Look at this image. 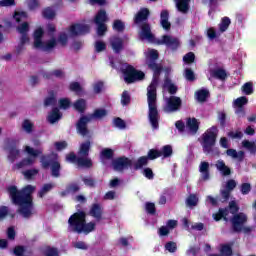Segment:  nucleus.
Wrapping results in <instances>:
<instances>
[{"mask_svg":"<svg viewBox=\"0 0 256 256\" xmlns=\"http://www.w3.org/2000/svg\"><path fill=\"white\" fill-rule=\"evenodd\" d=\"M110 45H111L114 53H121V51H123L124 42H123L122 38H119V36L111 37Z\"/></svg>","mask_w":256,"mask_h":256,"instance_id":"nucleus-20","label":"nucleus"},{"mask_svg":"<svg viewBox=\"0 0 256 256\" xmlns=\"http://www.w3.org/2000/svg\"><path fill=\"white\" fill-rule=\"evenodd\" d=\"M25 153L29 155L30 157L27 159L22 160L20 163H17L14 165L13 169H23V167H29L35 163V160L41 153H43L42 149H34L31 146H25L24 147Z\"/></svg>","mask_w":256,"mask_h":256,"instance_id":"nucleus-11","label":"nucleus"},{"mask_svg":"<svg viewBox=\"0 0 256 256\" xmlns=\"http://www.w3.org/2000/svg\"><path fill=\"white\" fill-rule=\"evenodd\" d=\"M219 252L223 256H232L233 255V249L231 248V245L229 244H221L219 248Z\"/></svg>","mask_w":256,"mask_h":256,"instance_id":"nucleus-33","label":"nucleus"},{"mask_svg":"<svg viewBox=\"0 0 256 256\" xmlns=\"http://www.w3.org/2000/svg\"><path fill=\"white\" fill-rule=\"evenodd\" d=\"M103 91V82H96L94 84V93H101Z\"/></svg>","mask_w":256,"mask_h":256,"instance_id":"nucleus-64","label":"nucleus"},{"mask_svg":"<svg viewBox=\"0 0 256 256\" xmlns=\"http://www.w3.org/2000/svg\"><path fill=\"white\" fill-rule=\"evenodd\" d=\"M60 109H69L71 107V100L62 98L58 101Z\"/></svg>","mask_w":256,"mask_h":256,"instance_id":"nucleus-46","label":"nucleus"},{"mask_svg":"<svg viewBox=\"0 0 256 256\" xmlns=\"http://www.w3.org/2000/svg\"><path fill=\"white\" fill-rule=\"evenodd\" d=\"M184 63H193L195 61V54L193 52H189L183 57Z\"/></svg>","mask_w":256,"mask_h":256,"instance_id":"nucleus-55","label":"nucleus"},{"mask_svg":"<svg viewBox=\"0 0 256 256\" xmlns=\"http://www.w3.org/2000/svg\"><path fill=\"white\" fill-rule=\"evenodd\" d=\"M59 119H61V112H59V108H54L48 115V121L53 125V123H57Z\"/></svg>","mask_w":256,"mask_h":256,"instance_id":"nucleus-32","label":"nucleus"},{"mask_svg":"<svg viewBox=\"0 0 256 256\" xmlns=\"http://www.w3.org/2000/svg\"><path fill=\"white\" fill-rule=\"evenodd\" d=\"M114 125L115 127H118V129H125V121L121 118L114 119Z\"/></svg>","mask_w":256,"mask_h":256,"instance_id":"nucleus-62","label":"nucleus"},{"mask_svg":"<svg viewBox=\"0 0 256 256\" xmlns=\"http://www.w3.org/2000/svg\"><path fill=\"white\" fill-rule=\"evenodd\" d=\"M22 129L25 133H33V122H31V120H24L22 123Z\"/></svg>","mask_w":256,"mask_h":256,"instance_id":"nucleus-42","label":"nucleus"},{"mask_svg":"<svg viewBox=\"0 0 256 256\" xmlns=\"http://www.w3.org/2000/svg\"><path fill=\"white\" fill-rule=\"evenodd\" d=\"M43 28L39 27L34 31V47L35 49H41L42 51H51L57 46V40L52 38L48 41L43 42L41 37H43Z\"/></svg>","mask_w":256,"mask_h":256,"instance_id":"nucleus-8","label":"nucleus"},{"mask_svg":"<svg viewBox=\"0 0 256 256\" xmlns=\"http://www.w3.org/2000/svg\"><path fill=\"white\" fill-rule=\"evenodd\" d=\"M53 187H55L54 184H51V183L44 184L41 190L38 192V197H45V195H47V193H49V191H51Z\"/></svg>","mask_w":256,"mask_h":256,"instance_id":"nucleus-37","label":"nucleus"},{"mask_svg":"<svg viewBox=\"0 0 256 256\" xmlns=\"http://www.w3.org/2000/svg\"><path fill=\"white\" fill-rule=\"evenodd\" d=\"M199 172L201 173V181H209V162H201L199 165Z\"/></svg>","mask_w":256,"mask_h":256,"instance_id":"nucleus-25","label":"nucleus"},{"mask_svg":"<svg viewBox=\"0 0 256 256\" xmlns=\"http://www.w3.org/2000/svg\"><path fill=\"white\" fill-rule=\"evenodd\" d=\"M42 15L45 19H55L56 12L52 7H48L43 10Z\"/></svg>","mask_w":256,"mask_h":256,"instance_id":"nucleus-38","label":"nucleus"},{"mask_svg":"<svg viewBox=\"0 0 256 256\" xmlns=\"http://www.w3.org/2000/svg\"><path fill=\"white\" fill-rule=\"evenodd\" d=\"M101 213H103L101 206L99 204H94L90 210V215L95 217V219H101Z\"/></svg>","mask_w":256,"mask_h":256,"instance_id":"nucleus-34","label":"nucleus"},{"mask_svg":"<svg viewBox=\"0 0 256 256\" xmlns=\"http://www.w3.org/2000/svg\"><path fill=\"white\" fill-rule=\"evenodd\" d=\"M186 130L191 135H195V133L199 131V121H197L195 118H188L186 120Z\"/></svg>","mask_w":256,"mask_h":256,"instance_id":"nucleus-23","label":"nucleus"},{"mask_svg":"<svg viewBox=\"0 0 256 256\" xmlns=\"http://www.w3.org/2000/svg\"><path fill=\"white\" fill-rule=\"evenodd\" d=\"M165 103L164 111L166 113H175V111L181 109V98L177 96L165 98Z\"/></svg>","mask_w":256,"mask_h":256,"instance_id":"nucleus-16","label":"nucleus"},{"mask_svg":"<svg viewBox=\"0 0 256 256\" xmlns=\"http://www.w3.org/2000/svg\"><path fill=\"white\" fill-rule=\"evenodd\" d=\"M242 91L245 95L253 94V83L247 82L242 86Z\"/></svg>","mask_w":256,"mask_h":256,"instance_id":"nucleus-44","label":"nucleus"},{"mask_svg":"<svg viewBox=\"0 0 256 256\" xmlns=\"http://www.w3.org/2000/svg\"><path fill=\"white\" fill-rule=\"evenodd\" d=\"M217 127L212 126L208 129L202 136V147L204 153H211L213 151V145H215V141L217 140Z\"/></svg>","mask_w":256,"mask_h":256,"instance_id":"nucleus-10","label":"nucleus"},{"mask_svg":"<svg viewBox=\"0 0 256 256\" xmlns=\"http://www.w3.org/2000/svg\"><path fill=\"white\" fill-rule=\"evenodd\" d=\"M73 247H75V249H88L89 246H87V244L83 241H76L73 243Z\"/></svg>","mask_w":256,"mask_h":256,"instance_id":"nucleus-59","label":"nucleus"},{"mask_svg":"<svg viewBox=\"0 0 256 256\" xmlns=\"http://www.w3.org/2000/svg\"><path fill=\"white\" fill-rule=\"evenodd\" d=\"M185 78L187 81H195V73H193V70L187 68L185 70Z\"/></svg>","mask_w":256,"mask_h":256,"instance_id":"nucleus-56","label":"nucleus"},{"mask_svg":"<svg viewBox=\"0 0 256 256\" xmlns=\"http://www.w3.org/2000/svg\"><path fill=\"white\" fill-rule=\"evenodd\" d=\"M149 161V158L147 156L141 157L137 162H136V167L137 169H140V167H143V165H147Z\"/></svg>","mask_w":256,"mask_h":256,"instance_id":"nucleus-58","label":"nucleus"},{"mask_svg":"<svg viewBox=\"0 0 256 256\" xmlns=\"http://www.w3.org/2000/svg\"><path fill=\"white\" fill-rule=\"evenodd\" d=\"M17 31L22 35L20 38V44L17 47V52L21 53L25 47V43H29V36L27 35V33H29V23L23 22L17 27Z\"/></svg>","mask_w":256,"mask_h":256,"instance_id":"nucleus-15","label":"nucleus"},{"mask_svg":"<svg viewBox=\"0 0 256 256\" xmlns=\"http://www.w3.org/2000/svg\"><path fill=\"white\" fill-rule=\"evenodd\" d=\"M113 157V150L105 149L101 152V159H111Z\"/></svg>","mask_w":256,"mask_h":256,"instance_id":"nucleus-54","label":"nucleus"},{"mask_svg":"<svg viewBox=\"0 0 256 256\" xmlns=\"http://www.w3.org/2000/svg\"><path fill=\"white\" fill-rule=\"evenodd\" d=\"M140 39L142 41H148V43H157V45H166L168 49L175 50L181 45L178 38L171 35H164L161 39L155 40V36L151 33V27L149 24H143L140 31Z\"/></svg>","mask_w":256,"mask_h":256,"instance_id":"nucleus-4","label":"nucleus"},{"mask_svg":"<svg viewBox=\"0 0 256 256\" xmlns=\"http://www.w3.org/2000/svg\"><path fill=\"white\" fill-rule=\"evenodd\" d=\"M67 39H69V35L67 34V32H62L59 35L58 43L60 45H67Z\"/></svg>","mask_w":256,"mask_h":256,"instance_id":"nucleus-50","label":"nucleus"},{"mask_svg":"<svg viewBox=\"0 0 256 256\" xmlns=\"http://www.w3.org/2000/svg\"><path fill=\"white\" fill-rule=\"evenodd\" d=\"M145 55L146 63L149 69L154 72L152 82L147 88V99L149 107L148 118L152 128L159 129V112L157 111V85H159V75H161L163 66L161 64L155 63L157 59H159V52H157V50L148 49L145 52Z\"/></svg>","mask_w":256,"mask_h":256,"instance_id":"nucleus-1","label":"nucleus"},{"mask_svg":"<svg viewBox=\"0 0 256 256\" xmlns=\"http://www.w3.org/2000/svg\"><path fill=\"white\" fill-rule=\"evenodd\" d=\"M55 103H57V99L55 98V96L53 94L50 95V97L46 98L44 101V105L46 107H49L51 105H55Z\"/></svg>","mask_w":256,"mask_h":256,"instance_id":"nucleus-53","label":"nucleus"},{"mask_svg":"<svg viewBox=\"0 0 256 256\" xmlns=\"http://www.w3.org/2000/svg\"><path fill=\"white\" fill-rule=\"evenodd\" d=\"M145 208L147 213H150V215L155 214V204L151 203V202H147L145 204Z\"/></svg>","mask_w":256,"mask_h":256,"instance_id":"nucleus-60","label":"nucleus"},{"mask_svg":"<svg viewBox=\"0 0 256 256\" xmlns=\"http://www.w3.org/2000/svg\"><path fill=\"white\" fill-rule=\"evenodd\" d=\"M46 256H59V250L57 248H47L45 251Z\"/></svg>","mask_w":256,"mask_h":256,"instance_id":"nucleus-57","label":"nucleus"},{"mask_svg":"<svg viewBox=\"0 0 256 256\" xmlns=\"http://www.w3.org/2000/svg\"><path fill=\"white\" fill-rule=\"evenodd\" d=\"M89 26L87 24H73L68 30L70 37H77V35H85L89 33Z\"/></svg>","mask_w":256,"mask_h":256,"instance_id":"nucleus-19","label":"nucleus"},{"mask_svg":"<svg viewBox=\"0 0 256 256\" xmlns=\"http://www.w3.org/2000/svg\"><path fill=\"white\" fill-rule=\"evenodd\" d=\"M226 155L228 157H231V159H235L236 161H239L241 163L243 159H245V152L244 151H238L235 149H228L226 151Z\"/></svg>","mask_w":256,"mask_h":256,"instance_id":"nucleus-24","label":"nucleus"},{"mask_svg":"<svg viewBox=\"0 0 256 256\" xmlns=\"http://www.w3.org/2000/svg\"><path fill=\"white\" fill-rule=\"evenodd\" d=\"M21 158V151H19L17 148L12 147L9 149L8 159L11 163H15L17 159Z\"/></svg>","mask_w":256,"mask_h":256,"instance_id":"nucleus-31","label":"nucleus"},{"mask_svg":"<svg viewBox=\"0 0 256 256\" xmlns=\"http://www.w3.org/2000/svg\"><path fill=\"white\" fill-rule=\"evenodd\" d=\"M85 107H87V102H85L83 99H80L74 103V109H76V111L79 113H83V111H85Z\"/></svg>","mask_w":256,"mask_h":256,"instance_id":"nucleus-40","label":"nucleus"},{"mask_svg":"<svg viewBox=\"0 0 256 256\" xmlns=\"http://www.w3.org/2000/svg\"><path fill=\"white\" fill-rule=\"evenodd\" d=\"M161 20H160V23L163 27V29H170L171 28V23H169V12L167 10H163L161 12Z\"/></svg>","mask_w":256,"mask_h":256,"instance_id":"nucleus-29","label":"nucleus"},{"mask_svg":"<svg viewBox=\"0 0 256 256\" xmlns=\"http://www.w3.org/2000/svg\"><path fill=\"white\" fill-rule=\"evenodd\" d=\"M133 165V162L125 157L116 158L112 162V167L115 171H124V169H129Z\"/></svg>","mask_w":256,"mask_h":256,"instance_id":"nucleus-18","label":"nucleus"},{"mask_svg":"<svg viewBox=\"0 0 256 256\" xmlns=\"http://www.w3.org/2000/svg\"><path fill=\"white\" fill-rule=\"evenodd\" d=\"M165 249L169 251V253H175V251H177V243L170 241L165 244Z\"/></svg>","mask_w":256,"mask_h":256,"instance_id":"nucleus-49","label":"nucleus"},{"mask_svg":"<svg viewBox=\"0 0 256 256\" xmlns=\"http://www.w3.org/2000/svg\"><path fill=\"white\" fill-rule=\"evenodd\" d=\"M105 49H107V44H105V42L101 40L95 42L96 53H101V51H105Z\"/></svg>","mask_w":256,"mask_h":256,"instance_id":"nucleus-45","label":"nucleus"},{"mask_svg":"<svg viewBox=\"0 0 256 256\" xmlns=\"http://www.w3.org/2000/svg\"><path fill=\"white\" fill-rule=\"evenodd\" d=\"M230 139H243V132L241 130L231 131L228 133Z\"/></svg>","mask_w":256,"mask_h":256,"instance_id":"nucleus-47","label":"nucleus"},{"mask_svg":"<svg viewBox=\"0 0 256 256\" xmlns=\"http://www.w3.org/2000/svg\"><path fill=\"white\" fill-rule=\"evenodd\" d=\"M90 148V142L81 144L78 157L75 155V153H70L66 156V161H69V163H75L76 161L78 167H91L93 162L89 159Z\"/></svg>","mask_w":256,"mask_h":256,"instance_id":"nucleus-7","label":"nucleus"},{"mask_svg":"<svg viewBox=\"0 0 256 256\" xmlns=\"http://www.w3.org/2000/svg\"><path fill=\"white\" fill-rule=\"evenodd\" d=\"M39 173L38 169H30L23 172V175L26 179H31L32 177H35Z\"/></svg>","mask_w":256,"mask_h":256,"instance_id":"nucleus-48","label":"nucleus"},{"mask_svg":"<svg viewBox=\"0 0 256 256\" xmlns=\"http://www.w3.org/2000/svg\"><path fill=\"white\" fill-rule=\"evenodd\" d=\"M108 19L105 10H100L96 14L94 23L97 25V35H99V37L105 35V32L107 31V25H105V23H107Z\"/></svg>","mask_w":256,"mask_h":256,"instance_id":"nucleus-13","label":"nucleus"},{"mask_svg":"<svg viewBox=\"0 0 256 256\" xmlns=\"http://www.w3.org/2000/svg\"><path fill=\"white\" fill-rule=\"evenodd\" d=\"M191 0H175L177 10L180 13H187L189 11V2Z\"/></svg>","mask_w":256,"mask_h":256,"instance_id":"nucleus-28","label":"nucleus"},{"mask_svg":"<svg viewBox=\"0 0 256 256\" xmlns=\"http://www.w3.org/2000/svg\"><path fill=\"white\" fill-rule=\"evenodd\" d=\"M247 97L242 96L240 98H237L234 101V107H236V113L239 115V117H243L245 115V109H243V105H247Z\"/></svg>","mask_w":256,"mask_h":256,"instance_id":"nucleus-21","label":"nucleus"},{"mask_svg":"<svg viewBox=\"0 0 256 256\" xmlns=\"http://www.w3.org/2000/svg\"><path fill=\"white\" fill-rule=\"evenodd\" d=\"M231 25V19L229 17L222 18L220 24H219V32L215 31V28H209L207 31V37L211 40L217 39L221 33H225L227 29H229V26Z\"/></svg>","mask_w":256,"mask_h":256,"instance_id":"nucleus-14","label":"nucleus"},{"mask_svg":"<svg viewBox=\"0 0 256 256\" xmlns=\"http://www.w3.org/2000/svg\"><path fill=\"white\" fill-rule=\"evenodd\" d=\"M130 101H131V96L129 95V92L124 91L122 93V98H121L122 105H129Z\"/></svg>","mask_w":256,"mask_h":256,"instance_id":"nucleus-52","label":"nucleus"},{"mask_svg":"<svg viewBox=\"0 0 256 256\" xmlns=\"http://www.w3.org/2000/svg\"><path fill=\"white\" fill-rule=\"evenodd\" d=\"M77 191H79V185H77V184H70L67 187V192L68 193H77Z\"/></svg>","mask_w":256,"mask_h":256,"instance_id":"nucleus-63","label":"nucleus"},{"mask_svg":"<svg viewBox=\"0 0 256 256\" xmlns=\"http://www.w3.org/2000/svg\"><path fill=\"white\" fill-rule=\"evenodd\" d=\"M14 19L16 23H21V21H25L27 19V12L24 11H16L14 13Z\"/></svg>","mask_w":256,"mask_h":256,"instance_id":"nucleus-41","label":"nucleus"},{"mask_svg":"<svg viewBox=\"0 0 256 256\" xmlns=\"http://www.w3.org/2000/svg\"><path fill=\"white\" fill-rule=\"evenodd\" d=\"M113 29L115 31H123V29H125V23H123L121 20H116L114 21Z\"/></svg>","mask_w":256,"mask_h":256,"instance_id":"nucleus-51","label":"nucleus"},{"mask_svg":"<svg viewBox=\"0 0 256 256\" xmlns=\"http://www.w3.org/2000/svg\"><path fill=\"white\" fill-rule=\"evenodd\" d=\"M40 163L43 169H49V167H51L53 177H59L61 164H59V161H57V154H52L51 156H42Z\"/></svg>","mask_w":256,"mask_h":256,"instance_id":"nucleus-12","label":"nucleus"},{"mask_svg":"<svg viewBox=\"0 0 256 256\" xmlns=\"http://www.w3.org/2000/svg\"><path fill=\"white\" fill-rule=\"evenodd\" d=\"M105 115H107V111L105 109H97L92 115L80 118L77 123L78 133L85 137L87 134V122L91 121V119H102V117H105Z\"/></svg>","mask_w":256,"mask_h":256,"instance_id":"nucleus-9","label":"nucleus"},{"mask_svg":"<svg viewBox=\"0 0 256 256\" xmlns=\"http://www.w3.org/2000/svg\"><path fill=\"white\" fill-rule=\"evenodd\" d=\"M164 89H167L171 95H175V93H177V86L171 83V80H169V78L165 79Z\"/></svg>","mask_w":256,"mask_h":256,"instance_id":"nucleus-35","label":"nucleus"},{"mask_svg":"<svg viewBox=\"0 0 256 256\" xmlns=\"http://www.w3.org/2000/svg\"><path fill=\"white\" fill-rule=\"evenodd\" d=\"M35 191V186L28 185L21 191L17 190V187L10 186L8 188V193L15 205H19V212L24 217H29L33 209V192Z\"/></svg>","mask_w":256,"mask_h":256,"instance_id":"nucleus-2","label":"nucleus"},{"mask_svg":"<svg viewBox=\"0 0 256 256\" xmlns=\"http://www.w3.org/2000/svg\"><path fill=\"white\" fill-rule=\"evenodd\" d=\"M237 211H239V206L235 201H232L229 203V208L220 209L218 213L213 215V218L215 221L230 220L233 230L239 233V231H243V225L247 223V215L245 213L235 214Z\"/></svg>","mask_w":256,"mask_h":256,"instance_id":"nucleus-3","label":"nucleus"},{"mask_svg":"<svg viewBox=\"0 0 256 256\" xmlns=\"http://www.w3.org/2000/svg\"><path fill=\"white\" fill-rule=\"evenodd\" d=\"M237 187V182L235 180H228L227 183L224 186V190H221V195L224 199V201H227L229 199V195L231 191L234 190V188Z\"/></svg>","mask_w":256,"mask_h":256,"instance_id":"nucleus-22","label":"nucleus"},{"mask_svg":"<svg viewBox=\"0 0 256 256\" xmlns=\"http://www.w3.org/2000/svg\"><path fill=\"white\" fill-rule=\"evenodd\" d=\"M207 97H209V91L202 89L199 90L198 92H196V99L197 101H200V103H203V101H205L207 99Z\"/></svg>","mask_w":256,"mask_h":256,"instance_id":"nucleus-39","label":"nucleus"},{"mask_svg":"<svg viewBox=\"0 0 256 256\" xmlns=\"http://www.w3.org/2000/svg\"><path fill=\"white\" fill-rule=\"evenodd\" d=\"M70 91H74L77 95H81L83 93V88L77 82H73L70 84Z\"/></svg>","mask_w":256,"mask_h":256,"instance_id":"nucleus-43","label":"nucleus"},{"mask_svg":"<svg viewBox=\"0 0 256 256\" xmlns=\"http://www.w3.org/2000/svg\"><path fill=\"white\" fill-rule=\"evenodd\" d=\"M211 77H215L216 79H220V81H225L227 77V72L221 68H217L215 70H210Z\"/></svg>","mask_w":256,"mask_h":256,"instance_id":"nucleus-30","label":"nucleus"},{"mask_svg":"<svg viewBox=\"0 0 256 256\" xmlns=\"http://www.w3.org/2000/svg\"><path fill=\"white\" fill-rule=\"evenodd\" d=\"M147 17H149V10L147 8H143L137 13L134 22L136 25H139L142 21H147Z\"/></svg>","mask_w":256,"mask_h":256,"instance_id":"nucleus-27","label":"nucleus"},{"mask_svg":"<svg viewBox=\"0 0 256 256\" xmlns=\"http://www.w3.org/2000/svg\"><path fill=\"white\" fill-rule=\"evenodd\" d=\"M251 191V184L244 183L241 185V193L242 195H247Z\"/></svg>","mask_w":256,"mask_h":256,"instance_id":"nucleus-61","label":"nucleus"},{"mask_svg":"<svg viewBox=\"0 0 256 256\" xmlns=\"http://www.w3.org/2000/svg\"><path fill=\"white\" fill-rule=\"evenodd\" d=\"M216 169L220 171L222 175L227 177V175H231V168L229 166L225 165V161L223 160H218L215 164Z\"/></svg>","mask_w":256,"mask_h":256,"instance_id":"nucleus-26","label":"nucleus"},{"mask_svg":"<svg viewBox=\"0 0 256 256\" xmlns=\"http://www.w3.org/2000/svg\"><path fill=\"white\" fill-rule=\"evenodd\" d=\"M110 63L114 69H120V71H122L125 83H135L136 81H142V79H145V73L136 70L133 66L121 63L117 64L111 58Z\"/></svg>","mask_w":256,"mask_h":256,"instance_id":"nucleus-6","label":"nucleus"},{"mask_svg":"<svg viewBox=\"0 0 256 256\" xmlns=\"http://www.w3.org/2000/svg\"><path fill=\"white\" fill-rule=\"evenodd\" d=\"M68 230L75 233H91L95 229V223L85 224V212H77L68 220Z\"/></svg>","mask_w":256,"mask_h":256,"instance_id":"nucleus-5","label":"nucleus"},{"mask_svg":"<svg viewBox=\"0 0 256 256\" xmlns=\"http://www.w3.org/2000/svg\"><path fill=\"white\" fill-rule=\"evenodd\" d=\"M171 155H173V147H171V145H166L160 151L151 149L148 152V159L153 160V159H157L158 157L167 158V157H171Z\"/></svg>","mask_w":256,"mask_h":256,"instance_id":"nucleus-17","label":"nucleus"},{"mask_svg":"<svg viewBox=\"0 0 256 256\" xmlns=\"http://www.w3.org/2000/svg\"><path fill=\"white\" fill-rule=\"evenodd\" d=\"M199 203V197L195 194H191L187 199H186V204L188 207H197V204Z\"/></svg>","mask_w":256,"mask_h":256,"instance_id":"nucleus-36","label":"nucleus"}]
</instances>
